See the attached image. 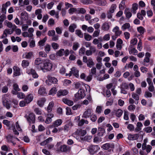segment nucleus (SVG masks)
<instances>
[{"label":"nucleus","mask_w":155,"mask_h":155,"mask_svg":"<svg viewBox=\"0 0 155 155\" xmlns=\"http://www.w3.org/2000/svg\"><path fill=\"white\" fill-rule=\"evenodd\" d=\"M43 65L40 66V69L43 72H46L51 70L53 64L48 59H45L43 61Z\"/></svg>","instance_id":"obj_1"},{"label":"nucleus","mask_w":155,"mask_h":155,"mask_svg":"<svg viewBox=\"0 0 155 155\" xmlns=\"http://www.w3.org/2000/svg\"><path fill=\"white\" fill-rule=\"evenodd\" d=\"M21 21L22 24L25 23H28V24H31V21L29 19V16L28 14L26 12H21L20 14V17Z\"/></svg>","instance_id":"obj_2"},{"label":"nucleus","mask_w":155,"mask_h":155,"mask_svg":"<svg viewBox=\"0 0 155 155\" xmlns=\"http://www.w3.org/2000/svg\"><path fill=\"white\" fill-rule=\"evenodd\" d=\"M85 95V91L83 89H81L75 94L74 97L76 100H78L84 98Z\"/></svg>","instance_id":"obj_3"},{"label":"nucleus","mask_w":155,"mask_h":155,"mask_svg":"<svg viewBox=\"0 0 155 155\" xmlns=\"http://www.w3.org/2000/svg\"><path fill=\"white\" fill-rule=\"evenodd\" d=\"M58 82V80L56 78L50 75L48 76L47 79L45 81L46 83L48 85H51V83L56 84Z\"/></svg>","instance_id":"obj_4"},{"label":"nucleus","mask_w":155,"mask_h":155,"mask_svg":"<svg viewBox=\"0 0 155 155\" xmlns=\"http://www.w3.org/2000/svg\"><path fill=\"white\" fill-rule=\"evenodd\" d=\"M8 97L7 94H4L2 96V100L3 106L6 107L7 109H9L10 108V106L8 102Z\"/></svg>","instance_id":"obj_5"},{"label":"nucleus","mask_w":155,"mask_h":155,"mask_svg":"<svg viewBox=\"0 0 155 155\" xmlns=\"http://www.w3.org/2000/svg\"><path fill=\"white\" fill-rule=\"evenodd\" d=\"M13 77L18 76L23 74L22 70L18 66H14L13 67Z\"/></svg>","instance_id":"obj_6"},{"label":"nucleus","mask_w":155,"mask_h":155,"mask_svg":"<svg viewBox=\"0 0 155 155\" xmlns=\"http://www.w3.org/2000/svg\"><path fill=\"white\" fill-rule=\"evenodd\" d=\"M11 3L10 1H8L7 2L3 4L2 5L1 8V12L2 15H5L6 13L7 8L10 6Z\"/></svg>","instance_id":"obj_7"},{"label":"nucleus","mask_w":155,"mask_h":155,"mask_svg":"<svg viewBox=\"0 0 155 155\" xmlns=\"http://www.w3.org/2000/svg\"><path fill=\"white\" fill-rule=\"evenodd\" d=\"M86 134V131L85 130L81 129H77V130L72 134V135L74 137H78L79 136L83 137Z\"/></svg>","instance_id":"obj_8"},{"label":"nucleus","mask_w":155,"mask_h":155,"mask_svg":"<svg viewBox=\"0 0 155 155\" xmlns=\"http://www.w3.org/2000/svg\"><path fill=\"white\" fill-rule=\"evenodd\" d=\"M79 71L75 67H73L71 69V71H70L69 74H66V76H71L72 74L76 78H78L79 77Z\"/></svg>","instance_id":"obj_9"},{"label":"nucleus","mask_w":155,"mask_h":155,"mask_svg":"<svg viewBox=\"0 0 155 155\" xmlns=\"http://www.w3.org/2000/svg\"><path fill=\"white\" fill-rule=\"evenodd\" d=\"M100 148L97 145H91L89 146L88 149L89 152L92 154H94L97 152L99 149Z\"/></svg>","instance_id":"obj_10"},{"label":"nucleus","mask_w":155,"mask_h":155,"mask_svg":"<svg viewBox=\"0 0 155 155\" xmlns=\"http://www.w3.org/2000/svg\"><path fill=\"white\" fill-rule=\"evenodd\" d=\"M35 115L33 113L30 114L28 115H26L25 117L27 119L28 121L30 123H34L35 120Z\"/></svg>","instance_id":"obj_11"},{"label":"nucleus","mask_w":155,"mask_h":155,"mask_svg":"<svg viewBox=\"0 0 155 155\" xmlns=\"http://www.w3.org/2000/svg\"><path fill=\"white\" fill-rule=\"evenodd\" d=\"M68 93V91L66 90L60 89L57 92L56 95L58 97H60L61 96L67 95Z\"/></svg>","instance_id":"obj_12"},{"label":"nucleus","mask_w":155,"mask_h":155,"mask_svg":"<svg viewBox=\"0 0 155 155\" xmlns=\"http://www.w3.org/2000/svg\"><path fill=\"white\" fill-rule=\"evenodd\" d=\"M139 137V135L138 134H128L127 139L130 140H137Z\"/></svg>","instance_id":"obj_13"},{"label":"nucleus","mask_w":155,"mask_h":155,"mask_svg":"<svg viewBox=\"0 0 155 155\" xmlns=\"http://www.w3.org/2000/svg\"><path fill=\"white\" fill-rule=\"evenodd\" d=\"M33 56V53L31 51L25 52L22 55L23 58L29 59H31Z\"/></svg>","instance_id":"obj_14"},{"label":"nucleus","mask_w":155,"mask_h":155,"mask_svg":"<svg viewBox=\"0 0 155 155\" xmlns=\"http://www.w3.org/2000/svg\"><path fill=\"white\" fill-rule=\"evenodd\" d=\"M34 97L31 94H28L25 98V100L26 101L27 104H29L33 100Z\"/></svg>","instance_id":"obj_15"},{"label":"nucleus","mask_w":155,"mask_h":155,"mask_svg":"<svg viewBox=\"0 0 155 155\" xmlns=\"http://www.w3.org/2000/svg\"><path fill=\"white\" fill-rule=\"evenodd\" d=\"M90 49V50H87L85 52L87 56L91 55L96 51V49L94 47H91Z\"/></svg>","instance_id":"obj_16"},{"label":"nucleus","mask_w":155,"mask_h":155,"mask_svg":"<svg viewBox=\"0 0 155 155\" xmlns=\"http://www.w3.org/2000/svg\"><path fill=\"white\" fill-rule=\"evenodd\" d=\"M110 22H105L103 23L101 26L102 30L104 31H108L110 29Z\"/></svg>","instance_id":"obj_17"},{"label":"nucleus","mask_w":155,"mask_h":155,"mask_svg":"<svg viewBox=\"0 0 155 155\" xmlns=\"http://www.w3.org/2000/svg\"><path fill=\"white\" fill-rule=\"evenodd\" d=\"M112 31L115 35L117 36H120L122 33V31L120 30L119 27L116 26L113 29Z\"/></svg>","instance_id":"obj_18"},{"label":"nucleus","mask_w":155,"mask_h":155,"mask_svg":"<svg viewBox=\"0 0 155 155\" xmlns=\"http://www.w3.org/2000/svg\"><path fill=\"white\" fill-rule=\"evenodd\" d=\"M123 43V41L121 39L119 38L117 39L116 44V47L117 50H120L122 49Z\"/></svg>","instance_id":"obj_19"},{"label":"nucleus","mask_w":155,"mask_h":155,"mask_svg":"<svg viewBox=\"0 0 155 155\" xmlns=\"http://www.w3.org/2000/svg\"><path fill=\"white\" fill-rule=\"evenodd\" d=\"M46 101V99L45 98H40L37 101V104L40 107H42Z\"/></svg>","instance_id":"obj_20"},{"label":"nucleus","mask_w":155,"mask_h":155,"mask_svg":"<svg viewBox=\"0 0 155 155\" xmlns=\"http://www.w3.org/2000/svg\"><path fill=\"white\" fill-rule=\"evenodd\" d=\"M54 116V114H48L46 115V119L45 121V123L49 124L52 121V118Z\"/></svg>","instance_id":"obj_21"},{"label":"nucleus","mask_w":155,"mask_h":155,"mask_svg":"<svg viewBox=\"0 0 155 155\" xmlns=\"http://www.w3.org/2000/svg\"><path fill=\"white\" fill-rule=\"evenodd\" d=\"M114 148V145L112 144L109 143H106L103 145L102 147L101 148L105 150H107L110 148Z\"/></svg>","instance_id":"obj_22"},{"label":"nucleus","mask_w":155,"mask_h":155,"mask_svg":"<svg viewBox=\"0 0 155 155\" xmlns=\"http://www.w3.org/2000/svg\"><path fill=\"white\" fill-rule=\"evenodd\" d=\"M92 111V109H87L84 113L82 117L85 118L89 117L91 114Z\"/></svg>","instance_id":"obj_23"},{"label":"nucleus","mask_w":155,"mask_h":155,"mask_svg":"<svg viewBox=\"0 0 155 155\" xmlns=\"http://www.w3.org/2000/svg\"><path fill=\"white\" fill-rule=\"evenodd\" d=\"M60 151L62 152H67L70 150V148L65 145H61L60 147Z\"/></svg>","instance_id":"obj_24"},{"label":"nucleus","mask_w":155,"mask_h":155,"mask_svg":"<svg viewBox=\"0 0 155 155\" xmlns=\"http://www.w3.org/2000/svg\"><path fill=\"white\" fill-rule=\"evenodd\" d=\"M29 61L25 59L22 61L21 65L23 68H26L29 66Z\"/></svg>","instance_id":"obj_25"},{"label":"nucleus","mask_w":155,"mask_h":155,"mask_svg":"<svg viewBox=\"0 0 155 155\" xmlns=\"http://www.w3.org/2000/svg\"><path fill=\"white\" fill-rule=\"evenodd\" d=\"M62 122V121L61 119H58L53 122V125L54 127H58L61 125Z\"/></svg>","instance_id":"obj_26"},{"label":"nucleus","mask_w":155,"mask_h":155,"mask_svg":"<svg viewBox=\"0 0 155 155\" xmlns=\"http://www.w3.org/2000/svg\"><path fill=\"white\" fill-rule=\"evenodd\" d=\"M38 93L40 95H44L46 93L45 88L42 86H40L38 91Z\"/></svg>","instance_id":"obj_27"},{"label":"nucleus","mask_w":155,"mask_h":155,"mask_svg":"<svg viewBox=\"0 0 155 155\" xmlns=\"http://www.w3.org/2000/svg\"><path fill=\"white\" fill-rule=\"evenodd\" d=\"M49 14L52 16L55 15V17L57 18H58L59 12H55L54 10H52L49 12Z\"/></svg>","instance_id":"obj_28"},{"label":"nucleus","mask_w":155,"mask_h":155,"mask_svg":"<svg viewBox=\"0 0 155 155\" xmlns=\"http://www.w3.org/2000/svg\"><path fill=\"white\" fill-rule=\"evenodd\" d=\"M57 89L56 87H52L49 91L48 94L54 96L56 93Z\"/></svg>","instance_id":"obj_29"},{"label":"nucleus","mask_w":155,"mask_h":155,"mask_svg":"<svg viewBox=\"0 0 155 155\" xmlns=\"http://www.w3.org/2000/svg\"><path fill=\"white\" fill-rule=\"evenodd\" d=\"M42 63L43 61L41 59L39 58H36L34 64L36 65H39V68H40V66L42 65L41 64Z\"/></svg>","instance_id":"obj_30"},{"label":"nucleus","mask_w":155,"mask_h":155,"mask_svg":"<svg viewBox=\"0 0 155 155\" xmlns=\"http://www.w3.org/2000/svg\"><path fill=\"white\" fill-rule=\"evenodd\" d=\"M54 105V104L53 102H51L49 103L47 108V110L48 112H50L52 111Z\"/></svg>","instance_id":"obj_31"},{"label":"nucleus","mask_w":155,"mask_h":155,"mask_svg":"<svg viewBox=\"0 0 155 155\" xmlns=\"http://www.w3.org/2000/svg\"><path fill=\"white\" fill-rule=\"evenodd\" d=\"M94 64L93 60L91 58H89L87 60V66L90 68L92 67Z\"/></svg>","instance_id":"obj_32"},{"label":"nucleus","mask_w":155,"mask_h":155,"mask_svg":"<svg viewBox=\"0 0 155 155\" xmlns=\"http://www.w3.org/2000/svg\"><path fill=\"white\" fill-rule=\"evenodd\" d=\"M137 31L141 35L143 34L146 31V29L142 26H140L137 28Z\"/></svg>","instance_id":"obj_33"},{"label":"nucleus","mask_w":155,"mask_h":155,"mask_svg":"<svg viewBox=\"0 0 155 155\" xmlns=\"http://www.w3.org/2000/svg\"><path fill=\"white\" fill-rule=\"evenodd\" d=\"M117 8V5L116 4H112L110 7L109 12L111 13H114Z\"/></svg>","instance_id":"obj_34"},{"label":"nucleus","mask_w":155,"mask_h":155,"mask_svg":"<svg viewBox=\"0 0 155 155\" xmlns=\"http://www.w3.org/2000/svg\"><path fill=\"white\" fill-rule=\"evenodd\" d=\"M20 25H22V29L23 31H26L28 27V25H31V24H28V23L24 24L20 22Z\"/></svg>","instance_id":"obj_35"},{"label":"nucleus","mask_w":155,"mask_h":155,"mask_svg":"<svg viewBox=\"0 0 155 155\" xmlns=\"http://www.w3.org/2000/svg\"><path fill=\"white\" fill-rule=\"evenodd\" d=\"M5 22L6 23V26L9 28H12V29H15L17 28V26L15 25H13L12 24L10 21H7Z\"/></svg>","instance_id":"obj_36"},{"label":"nucleus","mask_w":155,"mask_h":155,"mask_svg":"<svg viewBox=\"0 0 155 155\" xmlns=\"http://www.w3.org/2000/svg\"><path fill=\"white\" fill-rule=\"evenodd\" d=\"M6 18V15H1L0 16V29L3 27L2 23L4 21Z\"/></svg>","instance_id":"obj_37"},{"label":"nucleus","mask_w":155,"mask_h":155,"mask_svg":"<svg viewBox=\"0 0 155 155\" xmlns=\"http://www.w3.org/2000/svg\"><path fill=\"white\" fill-rule=\"evenodd\" d=\"M105 131V129L102 127H99L98 128V134L100 136H102Z\"/></svg>","instance_id":"obj_38"},{"label":"nucleus","mask_w":155,"mask_h":155,"mask_svg":"<svg viewBox=\"0 0 155 155\" xmlns=\"http://www.w3.org/2000/svg\"><path fill=\"white\" fill-rule=\"evenodd\" d=\"M62 101L64 103L70 106H71L73 104V102L72 101L68 100L66 99H63Z\"/></svg>","instance_id":"obj_39"},{"label":"nucleus","mask_w":155,"mask_h":155,"mask_svg":"<svg viewBox=\"0 0 155 155\" xmlns=\"http://www.w3.org/2000/svg\"><path fill=\"white\" fill-rule=\"evenodd\" d=\"M116 116L118 117H120L123 113V111L120 109H118L114 111Z\"/></svg>","instance_id":"obj_40"},{"label":"nucleus","mask_w":155,"mask_h":155,"mask_svg":"<svg viewBox=\"0 0 155 155\" xmlns=\"http://www.w3.org/2000/svg\"><path fill=\"white\" fill-rule=\"evenodd\" d=\"M129 53L130 54H133L136 55L137 53V51L134 48H131L129 50Z\"/></svg>","instance_id":"obj_41"},{"label":"nucleus","mask_w":155,"mask_h":155,"mask_svg":"<svg viewBox=\"0 0 155 155\" xmlns=\"http://www.w3.org/2000/svg\"><path fill=\"white\" fill-rule=\"evenodd\" d=\"M138 9V5L136 3H134L132 5V12L134 14L136 13V10Z\"/></svg>","instance_id":"obj_42"},{"label":"nucleus","mask_w":155,"mask_h":155,"mask_svg":"<svg viewBox=\"0 0 155 155\" xmlns=\"http://www.w3.org/2000/svg\"><path fill=\"white\" fill-rule=\"evenodd\" d=\"M76 28V25L74 24H72L70 25L69 27V30L70 31L73 32L74 30Z\"/></svg>","instance_id":"obj_43"},{"label":"nucleus","mask_w":155,"mask_h":155,"mask_svg":"<svg viewBox=\"0 0 155 155\" xmlns=\"http://www.w3.org/2000/svg\"><path fill=\"white\" fill-rule=\"evenodd\" d=\"M14 29H5L3 32L5 33L6 35H11L12 34L14 31Z\"/></svg>","instance_id":"obj_44"},{"label":"nucleus","mask_w":155,"mask_h":155,"mask_svg":"<svg viewBox=\"0 0 155 155\" xmlns=\"http://www.w3.org/2000/svg\"><path fill=\"white\" fill-rule=\"evenodd\" d=\"M35 71L31 68H29L26 69V73L29 75H32L35 73Z\"/></svg>","instance_id":"obj_45"},{"label":"nucleus","mask_w":155,"mask_h":155,"mask_svg":"<svg viewBox=\"0 0 155 155\" xmlns=\"http://www.w3.org/2000/svg\"><path fill=\"white\" fill-rule=\"evenodd\" d=\"M130 26V24L126 23L124 24L121 27V29L123 31H125L126 29H128Z\"/></svg>","instance_id":"obj_46"},{"label":"nucleus","mask_w":155,"mask_h":155,"mask_svg":"<svg viewBox=\"0 0 155 155\" xmlns=\"http://www.w3.org/2000/svg\"><path fill=\"white\" fill-rule=\"evenodd\" d=\"M125 7V3L124 1H122L120 4L119 6V8L120 10H123L124 9Z\"/></svg>","instance_id":"obj_47"},{"label":"nucleus","mask_w":155,"mask_h":155,"mask_svg":"<svg viewBox=\"0 0 155 155\" xmlns=\"http://www.w3.org/2000/svg\"><path fill=\"white\" fill-rule=\"evenodd\" d=\"M127 9L125 10V14L126 18L128 19H129L131 17L132 14L130 12L128 11V9H127Z\"/></svg>","instance_id":"obj_48"},{"label":"nucleus","mask_w":155,"mask_h":155,"mask_svg":"<svg viewBox=\"0 0 155 155\" xmlns=\"http://www.w3.org/2000/svg\"><path fill=\"white\" fill-rule=\"evenodd\" d=\"M48 26H52L55 24L54 21L52 18H50L48 22Z\"/></svg>","instance_id":"obj_49"},{"label":"nucleus","mask_w":155,"mask_h":155,"mask_svg":"<svg viewBox=\"0 0 155 155\" xmlns=\"http://www.w3.org/2000/svg\"><path fill=\"white\" fill-rule=\"evenodd\" d=\"M142 48L143 46L142 42L141 40L140 39L139 40L137 45V49L139 51H141L142 50Z\"/></svg>","instance_id":"obj_50"},{"label":"nucleus","mask_w":155,"mask_h":155,"mask_svg":"<svg viewBox=\"0 0 155 155\" xmlns=\"http://www.w3.org/2000/svg\"><path fill=\"white\" fill-rule=\"evenodd\" d=\"M107 3L106 0H99L98 2V4L101 6H104Z\"/></svg>","instance_id":"obj_51"},{"label":"nucleus","mask_w":155,"mask_h":155,"mask_svg":"<svg viewBox=\"0 0 155 155\" xmlns=\"http://www.w3.org/2000/svg\"><path fill=\"white\" fill-rule=\"evenodd\" d=\"M84 37L85 40L87 41H90L92 38V37L91 35L86 33L84 34Z\"/></svg>","instance_id":"obj_52"},{"label":"nucleus","mask_w":155,"mask_h":155,"mask_svg":"<svg viewBox=\"0 0 155 155\" xmlns=\"http://www.w3.org/2000/svg\"><path fill=\"white\" fill-rule=\"evenodd\" d=\"M137 128L136 129V130L137 131H138L141 130L140 128L143 126V124L141 122H138L137 124Z\"/></svg>","instance_id":"obj_53"},{"label":"nucleus","mask_w":155,"mask_h":155,"mask_svg":"<svg viewBox=\"0 0 155 155\" xmlns=\"http://www.w3.org/2000/svg\"><path fill=\"white\" fill-rule=\"evenodd\" d=\"M7 139V141L8 143L12 142L15 139V137H12L10 135H8L6 137Z\"/></svg>","instance_id":"obj_54"},{"label":"nucleus","mask_w":155,"mask_h":155,"mask_svg":"<svg viewBox=\"0 0 155 155\" xmlns=\"http://www.w3.org/2000/svg\"><path fill=\"white\" fill-rule=\"evenodd\" d=\"M79 47V44L78 42H75L73 43L72 47L74 51L76 50Z\"/></svg>","instance_id":"obj_55"},{"label":"nucleus","mask_w":155,"mask_h":155,"mask_svg":"<svg viewBox=\"0 0 155 155\" xmlns=\"http://www.w3.org/2000/svg\"><path fill=\"white\" fill-rule=\"evenodd\" d=\"M96 69L95 67H93L91 69L90 71V74L92 75V76L93 75L96 74Z\"/></svg>","instance_id":"obj_56"},{"label":"nucleus","mask_w":155,"mask_h":155,"mask_svg":"<svg viewBox=\"0 0 155 155\" xmlns=\"http://www.w3.org/2000/svg\"><path fill=\"white\" fill-rule=\"evenodd\" d=\"M17 97L20 99L24 98L25 96V94L22 92H18L17 93Z\"/></svg>","instance_id":"obj_57"},{"label":"nucleus","mask_w":155,"mask_h":155,"mask_svg":"<svg viewBox=\"0 0 155 155\" xmlns=\"http://www.w3.org/2000/svg\"><path fill=\"white\" fill-rule=\"evenodd\" d=\"M71 83V81L69 80L65 79L63 82V85L64 86L69 85Z\"/></svg>","instance_id":"obj_58"},{"label":"nucleus","mask_w":155,"mask_h":155,"mask_svg":"<svg viewBox=\"0 0 155 155\" xmlns=\"http://www.w3.org/2000/svg\"><path fill=\"white\" fill-rule=\"evenodd\" d=\"M75 33L80 38H82L83 37V34L80 30H76L75 31Z\"/></svg>","instance_id":"obj_59"},{"label":"nucleus","mask_w":155,"mask_h":155,"mask_svg":"<svg viewBox=\"0 0 155 155\" xmlns=\"http://www.w3.org/2000/svg\"><path fill=\"white\" fill-rule=\"evenodd\" d=\"M135 106L134 104L129 105L127 108L130 111H134L135 109Z\"/></svg>","instance_id":"obj_60"},{"label":"nucleus","mask_w":155,"mask_h":155,"mask_svg":"<svg viewBox=\"0 0 155 155\" xmlns=\"http://www.w3.org/2000/svg\"><path fill=\"white\" fill-rule=\"evenodd\" d=\"M82 83L81 82H77L74 83L75 87L76 89H78L81 87Z\"/></svg>","instance_id":"obj_61"},{"label":"nucleus","mask_w":155,"mask_h":155,"mask_svg":"<svg viewBox=\"0 0 155 155\" xmlns=\"http://www.w3.org/2000/svg\"><path fill=\"white\" fill-rule=\"evenodd\" d=\"M29 40L31 41L29 44V46L31 48L34 47L35 46V41L32 38H30Z\"/></svg>","instance_id":"obj_62"},{"label":"nucleus","mask_w":155,"mask_h":155,"mask_svg":"<svg viewBox=\"0 0 155 155\" xmlns=\"http://www.w3.org/2000/svg\"><path fill=\"white\" fill-rule=\"evenodd\" d=\"M55 31L53 30L49 31L48 33V35L50 36H53L55 35Z\"/></svg>","instance_id":"obj_63"},{"label":"nucleus","mask_w":155,"mask_h":155,"mask_svg":"<svg viewBox=\"0 0 155 155\" xmlns=\"http://www.w3.org/2000/svg\"><path fill=\"white\" fill-rule=\"evenodd\" d=\"M110 35L109 34H105L103 37V40L104 41H108L110 39Z\"/></svg>","instance_id":"obj_64"}]
</instances>
